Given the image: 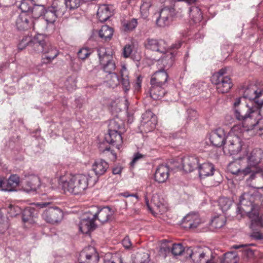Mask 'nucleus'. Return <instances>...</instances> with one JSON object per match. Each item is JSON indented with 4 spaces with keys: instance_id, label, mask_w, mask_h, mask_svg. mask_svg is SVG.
<instances>
[{
    "instance_id": "nucleus-9",
    "label": "nucleus",
    "mask_w": 263,
    "mask_h": 263,
    "mask_svg": "<svg viewBox=\"0 0 263 263\" xmlns=\"http://www.w3.org/2000/svg\"><path fill=\"white\" fill-rule=\"evenodd\" d=\"M186 251L194 263H214L212 252L208 247H188Z\"/></svg>"
},
{
    "instance_id": "nucleus-39",
    "label": "nucleus",
    "mask_w": 263,
    "mask_h": 263,
    "mask_svg": "<svg viewBox=\"0 0 263 263\" xmlns=\"http://www.w3.org/2000/svg\"><path fill=\"white\" fill-rule=\"evenodd\" d=\"M35 210L32 207L26 208L22 212V219L25 222L32 221V218L35 217Z\"/></svg>"
},
{
    "instance_id": "nucleus-6",
    "label": "nucleus",
    "mask_w": 263,
    "mask_h": 263,
    "mask_svg": "<svg viewBox=\"0 0 263 263\" xmlns=\"http://www.w3.org/2000/svg\"><path fill=\"white\" fill-rule=\"evenodd\" d=\"M245 131L242 129L240 125H235L232 131L227 136L223 151L227 155L237 154L241 149L242 134Z\"/></svg>"
},
{
    "instance_id": "nucleus-43",
    "label": "nucleus",
    "mask_w": 263,
    "mask_h": 263,
    "mask_svg": "<svg viewBox=\"0 0 263 263\" xmlns=\"http://www.w3.org/2000/svg\"><path fill=\"white\" fill-rule=\"evenodd\" d=\"M237 261L238 257L235 253L231 252L224 254V263H237Z\"/></svg>"
},
{
    "instance_id": "nucleus-32",
    "label": "nucleus",
    "mask_w": 263,
    "mask_h": 263,
    "mask_svg": "<svg viewBox=\"0 0 263 263\" xmlns=\"http://www.w3.org/2000/svg\"><path fill=\"white\" fill-rule=\"evenodd\" d=\"M198 169L200 178L212 176L215 171L214 165L210 162H200Z\"/></svg>"
},
{
    "instance_id": "nucleus-61",
    "label": "nucleus",
    "mask_w": 263,
    "mask_h": 263,
    "mask_svg": "<svg viewBox=\"0 0 263 263\" xmlns=\"http://www.w3.org/2000/svg\"><path fill=\"white\" fill-rule=\"evenodd\" d=\"M122 195L125 197H136L137 199H138V196L137 195V194H129L128 192H124L122 194Z\"/></svg>"
},
{
    "instance_id": "nucleus-2",
    "label": "nucleus",
    "mask_w": 263,
    "mask_h": 263,
    "mask_svg": "<svg viewBox=\"0 0 263 263\" xmlns=\"http://www.w3.org/2000/svg\"><path fill=\"white\" fill-rule=\"evenodd\" d=\"M262 106L263 100L251 104L242 103L241 98L236 99L233 103L234 113L236 119L242 122V129L246 131L254 117L260 115Z\"/></svg>"
},
{
    "instance_id": "nucleus-42",
    "label": "nucleus",
    "mask_w": 263,
    "mask_h": 263,
    "mask_svg": "<svg viewBox=\"0 0 263 263\" xmlns=\"http://www.w3.org/2000/svg\"><path fill=\"white\" fill-rule=\"evenodd\" d=\"M123 125V122L120 120H112L109 124L108 131L121 132L120 129Z\"/></svg>"
},
{
    "instance_id": "nucleus-48",
    "label": "nucleus",
    "mask_w": 263,
    "mask_h": 263,
    "mask_svg": "<svg viewBox=\"0 0 263 263\" xmlns=\"http://www.w3.org/2000/svg\"><path fill=\"white\" fill-rule=\"evenodd\" d=\"M137 25L136 19L133 18L131 20L124 22V27L126 30H132L136 28Z\"/></svg>"
},
{
    "instance_id": "nucleus-1",
    "label": "nucleus",
    "mask_w": 263,
    "mask_h": 263,
    "mask_svg": "<svg viewBox=\"0 0 263 263\" xmlns=\"http://www.w3.org/2000/svg\"><path fill=\"white\" fill-rule=\"evenodd\" d=\"M263 201L262 195L258 192L253 194L243 193L239 200L238 208L246 213L251 220V228L262 227L261 216L259 215L260 205Z\"/></svg>"
},
{
    "instance_id": "nucleus-20",
    "label": "nucleus",
    "mask_w": 263,
    "mask_h": 263,
    "mask_svg": "<svg viewBox=\"0 0 263 263\" xmlns=\"http://www.w3.org/2000/svg\"><path fill=\"white\" fill-rule=\"evenodd\" d=\"M212 83L216 86L219 93H224L229 91L233 86L231 78L228 76L224 78L219 77L217 79H212Z\"/></svg>"
},
{
    "instance_id": "nucleus-16",
    "label": "nucleus",
    "mask_w": 263,
    "mask_h": 263,
    "mask_svg": "<svg viewBox=\"0 0 263 263\" xmlns=\"http://www.w3.org/2000/svg\"><path fill=\"white\" fill-rule=\"evenodd\" d=\"M157 124V117L151 111L146 110L142 115L141 127L146 133L153 130Z\"/></svg>"
},
{
    "instance_id": "nucleus-30",
    "label": "nucleus",
    "mask_w": 263,
    "mask_h": 263,
    "mask_svg": "<svg viewBox=\"0 0 263 263\" xmlns=\"http://www.w3.org/2000/svg\"><path fill=\"white\" fill-rule=\"evenodd\" d=\"M170 169L168 165L161 164L157 168L154 178L156 181L159 183L165 182L168 178Z\"/></svg>"
},
{
    "instance_id": "nucleus-58",
    "label": "nucleus",
    "mask_w": 263,
    "mask_h": 263,
    "mask_svg": "<svg viewBox=\"0 0 263 263\" xmlns=\"http://www.w3.org/2000/svg\"><path fill=\"white\" fill-rule=\"evenodd\" d=\"M122 171V168L121 166H116L112 169V173L114 175L120 174Z\"/></svg>"
},
{
    "instance_id": "nucleus-37",
    "label": "nucleus",
    "mask_w": 263,
    "mask_h": 263,
    "mask_svg": "<svg viewBox=\"0 0 263 263\" xmlns=\"http://www.w3.org/2000/svg\"><path fill=\"white\" fill-rule=\"evenodd\" d=\"M251 123H252L249 125L246 132L255 128L257 129V134L262 135L263 134V118L256 119L254 117Z\"/></svg>"
},
{
    "instance_id": "nucleus-11",
    "label": "nucleus",
    "mask_w": 263,
    "mask_h": 263,
    "mask_svg": "<svg viewBox=\"0 0 263 263\" xmlns=\"http://www.w3.org/2000/svg\"><path fill=\"white\" fill-rule=\"evenodd\" d=\"M97 54L100 60L101 68L105 72L109 74L115 73L116 66L111 55L107 53L106 49L100 47L97 49Z\"/></svg>"
},
{
    "instance_id": "nucleus-33",
    "label": "nucleus",
    "mask_w": 263,
    "mask_h": 263,
    "mask_svg": "<svg viewBox=\"0 0 263 263\" xmlns=\"http://www.w3.org/2000/svg\"><path fill=\"white\" fill-rule=\"evenodd\" d=\"M108 167V163L101 159L96 160L92 165V171L98 176L104 174Z\"/></svg>"
},
{
    "instance_id": "nucleus-19",
    "label": "nucleus",
    "mask_w": 263,
    "mask_h": 263,
    "mask_svg": "<svg viewBox=\"0 0 263 263\" xmlns=\"http://www.w3.org/2000/svg\"><path fill=\"white\" fill-rule=\"evenodd\" d=\"M20 178L16 175H12L8 179L0 178V190L4 191L12 192L15 191L19 184Z\"/></svg>"
},
{
    "instance_id": "nucleus-3",
    "label": "nucleus",
    "mask_w": 263,
    "mask_h": 263,
    "mask_svg": "<svg viewBox=\"0 0 263 263\" xmlns=\"http://www.w3.org/2000/svg\"><path fill=\"white\" fill-rule=\"evenodd\" d=\"M90 178L89 175L82 174L62 176L59 179V184L64 192L74 195L82 194L88 187Z\"/></svg>"
},
{
    "instance_id": "nucleus-5",
    "label": "nucleus",
    "mask_w": 263,
    "mask_h": 263,
    "mask_svg": "<svg viewBox=\"0 0 263 263\" xmlns=\"http://www.w3.org/2000/svg\"><path fill=\"white\" fill-rule=\"evenodd\" d=\"M34 41L38 44L34 46L35 54L42 53L41 65L51 63L59 55V50L48 42L44 34L40 35Z\"/></svg>"
},
{
    "instance_id": "nucleus-51",
    "label": "nucleus",
    "mask_w": 263,
    "mask_h": 263,
    "mask_svg": "<svg viewBox=\"0 0 263 263\" xmlns=\"http://www.w3.org/2000/svg\"><path fill=\"white\" fill-rule=\"evenodd\" d=\"M133 51V47L130 45H126L123 48V54L124 57H129Z\"/></svg>"
},
{
    "instance_id": "nucleus-4",
    "label": "nucleus",
    "mask_w": 263,
    "mask_h": 263,
    "mask_svg": "<svg viewBox=\"0 0 263 263\" xmlns=\"http://www.w3.org/2000/svg\"><path fill=\"white\" fill-rule=\"evenodd\" d=\"M182 42L178 41L175 44H173L170 49L168 48L166 42L162 39H156L153 38H148L144 42V45L145 48L153 51L158 52L161 53H166V57L162 59L163 65L168 59L169 62L166 63L165 67H170L173 65L174 53L171 51L172 49H177L180 48L182 45Z\"/></svg>"
},
{
    "instance_id": "nucleus-18",
    "label": "nucleus",
    "mask_w": 263,
    "mask_h": 263,
    "mask_svg": "<svg viewBox=\"0 0 263 263\" xmlns=\"http://www.w3.org/2000/svg\"><path fill=\"white\" fill-rule=\"evenodd\" d=\"M95 216V215H92V214L89 212L86 213L79 223L80 231L83 234H88L90 231H93L96 228L94 220Z\"/></svg>"
},
{
    "instance_id": "nucleus-53",
    "label": "nucleus",
    "mask_w": 263,
    "mask_h": 263,
    "mask_svg": "<svg viewBox=\"0 0 263 263\" xmlns=\"http://www.w3.org/2000/svg\"><path fill=\"white\" fill-rule=\"evenodd\" d=\"M122 243L123 247L126 249H130L132 245L130 239L128 236H126L122 240Z\"/></svg>"
},
{
    "instance_id": "nucleus-22",
    "label": "nucleus",
    "mask_w": 263,
    "mask_h": 263,
    "mask_svg": "<svg viewBox=\"0 0 263 263\" xmlns=\"http://www.w3.org/2000/svg\"><path fill=\"white\" fill-rule=\"evenodd\" d=\"M174 13V9L172 8L164 7L160 12L159 17L156 20L157 25L160 27H164L170 25L171 18Z\"/></svg>"
},
{
    "instance_id": "nucleus-38",
    "label": "nucleus",
    "mask_w": 263,
    "mask_h": 263,
    "mask_svg": "<svg viewBox=\"0 0 263 263\" xmlns=\"http://www.w3.org/2000/svg\"><path fill=\"white\" fill-rule=\"evenodd\" d=\"M113 29L107 25H103L99 31V36L105 41L110 40L113 34Z\"/></svg>"
},
{
    "instance_id": "nucleus-57",
    "label": "nucleus",
    "mask_w": 263,
    "mask_h": 263,
    "mask_svg": "<svg viewBox=\"0 0 263 263\" xmlns=\"http://www.w3.org/2000/svg\"><path fill=\"white\" fill-rule=\"evenodd\" d=\"M251 237L256 240H261L263 238V235L258 232H254L251 234Z\"/></svg>"
},
{
    "instance_id": "nucleus-52",
    "label": "nucleus",
    "mask_w": 263,
    "mask_h": 263,
    "mask_svg": "<svg viewBox=\"0 0 263 263\" xmlns=\"http://www.w3.org/2000/svg\"><path fill=\"white\" fill-rule=\"evenodd\" d=\"M227 69L222 68L220 69L217 72L214 73L212 77V79H217V78H224V74L226 73Z\"/></svg>"
},
{
    "instance_id": "nucleus-55",
    "label": "nucleus",
    "mask_w": 263,
    "mask_h": 263,
    "mask_svg": "<svg viewBox=\"0 0 263 263\" xmlns=\"http://www.w3.org/2000/svg\"><path fill=\"white\" fill-rule=\"evenodd\" d=\"M141 256L142 259L140 260V263H148L149 261V255L148 253H143L140 255Z\"/></svg>"
},
{
    "instance_id": "nucleus-59",
    "label": "nucleus",
    "mask_w": 263,
    "mask_h": 263,
    "mask_svg": "<svg viewBox=\"0 0 263 263\" xmlns=\"http://www.w3.org/2000/svg\"><path fill=\"white\" fill-rule=\"evenodd\" d=\"M253 243L241 245H235L233 246L232 248H234V249H239V248H247L249 246H253Z\"/></svg>"
},
{
    "instance_id": "nucleus-26",
    "label": "nucleus",
    "mask_w": 263,
    "mask_h": 263,
    "mask_svg": "<svg viewBox=\"0 0 263 263\" xmlns=\"http://www.w3.org/2000/svg\"><path fill=\"white\" fill-rule=\"evenodd\" d=\"M145 200L146 205L151 210H155L156 212L162 214L165 211L166 208L164 204L161 201L160 196L158 195L154 194L153 195L151 205L148 203V200L146 195H145Z\"/></svg>"
},
{
    "instance_id": "nucleus-47",
    "label": "nucleus",
    "mask_w": 263,
    "mask_h": 263,
    "mask_svg": "<svg viewBox=\"0 0 263 263\" xmlns=\"http://www.w3.org/2000/svg\"><path fill=\"white\" fill-rule=\"evenodd\" d=\"M186 249H183L182 245L174 244L171 248V252L174 256L180 255L183 252L186 253Z\"/></svg>"
},
{
    "instance_id": "nucleus-64",
    "label": "nucleus",
    "mask_w": 263,
    "mask_h": 263,
    "mask_svg": "<svg viewBox=\"0 0 263 263\" xmlns=\"http://www.w3.org/2000/svg\"><path fill=\"white\" fill-rule=\"evenodd\" d=\"M49 204V202H41L38 204L41 208L46 207L47 205Z\"/></svg>"
},
{
    "instance_id": "nucleus-7",
    "label": "nucleus",
    "mask_w": 263,
    "mask_h": 263,
    "mask_svg": "<svg viewBox=\"0 0 263 263\" xmlns=\"http://www.w3.org/2000/svg\"><path fill=\"white\" fill-rule=\"evenodd\" d=\"M66 9V0H54L50 6L44 7L43 15L46 24L53 25L58 17L64 15Z\"/></svg>"
},
{
    "instance_id": "nucleus-49",
    "label": "nucleus",
    "mask_w": 263,
    "mask_h": 263,
    "mask_svg": "<svg viewBox=\"0 0 263 263\" xmlns=\"http://www.w3.org/2000/svg\"><path fill=\"white\" fill-rule=\"evenodd\" d=\"M91 53L90 50L87 48L81 49L78 52V56L81 60H85Z\"/></svg>"
},
{
    "instance_id": "nucleus-24",
    "label": "nucleus",
    "mask_w": 263,
    "mask_h": 263,
    "mask_svg": "<svg viewBox=\"0 0 263 263\" xmlns=\"http://www.w3.org/2000/svg\"><path fill=\"white\" fill-rule=\"evenodd\" d=\"M209 139L213 146L221 147L223 145L226 139L224 130L218 128L212 131L209 135Z\"/></svg>"
},
{
    "instance_id": "nucleus-14",
    "label": "nucleus",
    "mask_w": 263,
    "mask_h": 263,
    "mask_svg": "<svg viewBox=\"0 0 263 263\" xmlns=\"http://www.w3.org/2000/svg\"><path fill=\"white\" fill-rule=\"evenodd\" d=\"M42 216L47 222L54 224L61 221L63 213L58 207H49L44 211Z\"/></svg>"
},
{
    "instance_id": "nucleus-36",
    "label": "nucleus",
    "mask_w": 263,
    "mask_h": 263,
    "mask_svg": "<svg viewBox=\"0 0 263 263\" xmlns=\"http://www.w3.org/2000/svg\"><path fill=\"white\" fill-rule=\"evenodd\" d=\"M92 215H95L94 220L98 219L101 223H104L107 221L112 215V212L110 209L108 207H104L97 213L92 214Z\"/></svg>"
},
{
    "instance_id": "nucleus-45",
    "label": "nucleus",
    "mask_w": 263,
    "mask_h": 263,
    "mask_svg": "<svg viewBox=\"0 0 263 263\" xmlns=\"http://www.w3.org/2000/svg\"><path fill=\"white\" fill-rule=\"evenodd\" d=\"M83 2H86L84 0H66L67 8L70 10H74L80 7Z\"/></svg>"
},
{
    "instance_id": "nucleus-34",
    "label": "nucleus",
    "mask_w": 263,
    "mask_h": 263,
    "mask_svg": "<svg viewBox=\"0 0 263 263\" xmlns=\"http://www.w3.org/2000/svg\"><path fill=\"white\" fill-rule=\"evenodd\" d=\"M105 139L108 143L116 145L119 148V146L122 143L121 132L108 131Z\"/></svg>"
},
{
    "instance_id": "nucleus-29",
    "label": "nucleus",
    "mask_w": 263,
    "mask_h": 263,
    "mask_svg": "<svg viewBox=\"0 0 263 263\" xmlns=\"http://www.w3.org/2000/svg\"><path fill=\"white\" fill-rule=\"evenodd\" d=\"M40 185L39 177L32 175L28 177L22 186L23 190L26 192L35 191Z\"/></svg>"
},
{
    "instance_id": "nucleus-17",
    "label": "nucleus",
    "mask_w": 263,
    "mask_h": 263,
    "mask_svg": "<svg viewBox=\"0 0 263 263\" xmlns=\"http://www.w3.org/2000/svg\"><path fill=\"white\" fill-rule=\"evenodd\" d=\"M245 158H240L233 162H230L228 166V170L231 174L243 177L251 173V170L247 166L242 168V162Z\"/></svg>"
},
{
    "instance_id": "nucleus-10",
    "label": "nucleus",
    "mask_w": 263,
    "mask_h": 263,
    "mask_svg": "<svg viewBox=\"0 0 263 263\" xmlns=\"http://www.w3.org/2000/svg\"><path fill=\"white\" fill-rule=\"evenodd\" d=\"M120 79L116 73L109 74L107 84L109 87L115 88L121 83L123 89L126 93L130 89V83L128 77V71L125 65H122L120 71Z\"/></svg>"
},
{
    "instance_id": "nucleus-60",
    "label": "nucleus",
    "mask_w": 263,
    "mask_h": 263,
    "mask_svg": "<svg viewBox=\"0 0 263 263\" xmlns=\"http://www.w3.org/2000/svg\"><path fill=\"white\" fill-rule=\"evenodd\" d=\"M142 82V78L141 77H138L136 80V87L139 88L141 87V84Z\"/></svg>"
},
{
    "instance_id": "nucleus-27",
    "label": "nucleus",
    "mask_w": 263,
    "mask_h": 263,
    "mask_svg": "<svg viewBox=\"0 0 263 263\" xmlns=\"http://www.w3.org/2000/svg\"><path fill=\"white\" fill-rule=\"evenodd\" d=\"M168 76L163 69L156 71L151 77L150 83L166 87Z\"/></svg>"
},
{
    "instance_id": "nucleus-21",
    "label": "nucleus",
    "mask_w": 263,
    "mask_h": 263,
    "mask_svg": "<svg viewBox=\"0 0 263 263\" xmlns=\"http://www.w3.org/2000/svg\"><path fill=\"white\" fill-rule=\"evenodd\" d=\"M201 221L197 213H190L187 214L182 220V226L185 229H193L199 226Z\"/></svg>"
},
{
    "instance_id": "nucleus-62",
    "label": "nucleus",
    "mask_w": 263,
    "mask_h": 263,
    "mask_svg": "<svg viewBox=\"0 0 263 263\" xmlns=\"http://www.w3.org/2000/svg\"><path fill=\"white\" fill-rule=\"evenodd\" d=\"M7 229V225L5 224H0V234L3 233L5 232L6 230Z\"/></svg>"
},
{
    "instance_id": "nucleus-46",
    "label": "nucleus",
    "mask_w": 263,
    "mask_h": 263,
    "mask_svg": "<svg viewBox=\"0 0 263 263\" xmlns=\"http://www.w3.org/2000/svg\"><path fill=\"white\" fill-rule=\"evenodd\" d=\"M7 212L10 217H14L22 213V210L18 206L10 204L8 207Z\"/></svg>"
},
{
    "instance_id": "nucleus-12",
    "label": "nucleus",
    "mask_w": 263,
    "mask_h": 263,
    "mask_svg": "<svg viewBox=\"0 0 263 263\" xmlns=\"http://www.w3.org/2000/svg\"><path fill=\"white\" fill-rule=\"evenodd\" d=\"M42 24L45 25L44 20H37L33 22L32 15L25 13H21L16 21V26L20 30H27L31 27L35 30Z\"/></svg>"
},
{
    "instance_id": "nucleus-50",
    "label": "nucleus",
    "mask_w": 263,
    "mask_h": 263,
    "mask_svg": "<svg viewBox=\"0 0 263 263\" xmlns=\"http://www.w3.org/2000/svg\"><path fill=\"white\" fill-rule=\"evenodd\" d=\"M151 6V4L149 2H143L140 7V11L141 14L145 16H147L149 9Z\"/></svg>"
},
{
    "instance_id": "nucleus-54",
    "label": "nucleus",
    "mask_w": 263,
    "mask_h": 263,
    "mask_svg": "<svg viewBox=\"0 0 263 263\" xmlns=\"http://www.w3.org/2000/svg\"><path fill=\"white\" fill-rule=\"evenodd\" d=\"M144 157V155L140 154L139 153H137L134 155L132 161L130 162V165L132 166H134L135 164L139 161L140 159H141Z\"/></svg>"
},
{
    "instance_id": "nucleus-15",
    "label": "nucleus",
    "mask_w": 263,
    "mask_h": 263,
    "mask_svg": "<svg viewBox=\"0 0 263 263\" xmlns=\"http://www.w3.org/2000/svg\"><path fill=\"white\" fill-rule=\"evenodd\" d=\"M99 259L96 249L91 246L84 248L80 252L78 258L80 263H97Z\"/></svg>"
},
{
    "instance_id": "nucleus-44",
    "label": "nucleus",
    "mask_w": 263,
    "mask_h": 263,
    "mask_svg": "<svg viewBox=\"0 0 263 263\" xmlns=\"http://www.w3.org/2000/svg\"><path fill=\"white\" fill-rule=\"evenodd\" d=\"M226 223V219L223 217H218L212 220L211 225L216 229L222 227Z\"/></svg>"
},
{
    "instance_id": "nucleus-13",
    "label": "nucleus",
    "mask_w": 263,
    "mask_h": 263,
    "mask_svg": "<svg viewBox=\"0 0 263 263\" xmlns=\"http://www.w3.org/2000/svg\"><path fill=\"white\" fill-rule=\"evenodd\" d=\"M31 0H23L18 7L22 11L21 13H27L34 15L35 16L43 15L44 10L43 5H35L33 7Z\"/></svg>"
},
{
    "instance_id": "nucleus-35",
    "label": "nucleus",
    "mask_w": 263,
    "mask_h": 263,
    "mask_svg": "<svg viewBox=\"0 0 263 263\" xmlns=\"http://www.w3.org/2000/svg\"><path fill=\"white\" fill-rule=\"evenodd\" d=\"M112 7L107 5H100L98 9L97 16L99 21L104 22L107 21L112 15Z\"/></svg>"
},
{
    "instance_id": "nucleus-31",
    "label": "nucleus",
    "mask_w": 263,
    "mask_h": 263,
    "mask_svg": "<svg viewBox=\"0 0 263 263\" xmlns=\"http://www.w3.org/2000/svg\"><path fill=\"white\" fill-rule=\"evenodd\" d=\"M150 84L149 93L152 98L156 100L162 98L166 92V87L153 83Z\"/></svg>"
},
{
    "instance_id": "nucleus-63",
    "label": "nucleus",
    "mask_w": 263,
    "mask_h": 263,
    "mask_svg": "<svg viewBox=\"0 0 263 263\" xmlns=\"http://www.w3.org/2000/svg\"><path fill=\"white\" fill-rule=\"evenodd\" d=\"M170 248L167 247H163L160 248V252H162L164 251L165 253H169L170 252Z\"/></svg>"
},
{
    "instance_id": "nucleus-25",
    "label": "nucleus",
    "mask_w": 263,
    "mask_h": 263,
    "mask_svg": "<svg viewBox=\"0 0 263 263\" xmlns=\"http://www.w3.org/2000/svg\"><path fill=\"white\" fill-rule=\"evenodd\" d=\"M263 95V89L258 90L255 86H250L248 87L244 91L243 97L248 99L250 102L253 103L255 101H261L262 100H259V98Z\"/></svg>"
},
{
    "instance_id": "nucleus-41",
    "label": "nucleus",
    "mask_w": 263,
    "mask_h": 263,
    "mask_svg": "<svg viewBox=\"0 0 263 263\" xmlns=\"http://www.w3.org/2000/svg\"><path fill=\"white\" fill-rule=\"evenodd\" d=\"M219 206L223 212L228 210L232 204V201L229 198L221 197L219 199Z\"/></svg>"
},
{
    "instance_id": "nucleus-23",
    "label": "nucleus",
    "mask_w": 263,
    "mask_h": 263,
    "mask_svg": "<svg viewBox=\"0 0 263 263\" xmlns=\"http://www.w3.org/2000/svg\"><path fill=\"white\" fill-rule=\"evenodd\" d=\"M200 162L199 158L195 156L184 157L182 159L183 170L186 173L192 172L195 169L198 168Z\"/></svg>"
},
{
    "instance_id": "nucleus-40",
    "label": "nucleus",
    "mask_w": 263,
    "mask_h": 263,
    "mask_svg": "<svg viewBox=\"0 0 263 263\" xmlns=\"http://www.w3.org/2000/svg\"><path fill=\"white\" fill-rule=\"evenodd\" d=\"M190 15L195 23H198L202 18L200 9L197 7H191L190 9Z\"/></svg>"
},
{
    "instance_id": "nucleus-8",
    "label": "nucleus",
    "mask_w": 263,
    "mask_h": 263,
    "mask_svg": "<svg viewBox=\"0 0 263 263\" xmlns=\"http://www.w3.org/2000/svg\"><path fill=\"white\" fill-rule=\"evenodd\" d=\"M244 158L247 161V167L251 170L250 178L253 179L255 174L259 173L261 171L259 164L263 159V151L259 148L248 151Z\"/></svg>"
},
{
    "instance_id": "nucleus-56",
    "label": "nucleus",
    "mask_w": 263,
    "mask_h": 263,
    "mask_svg": "<svg viewBox=\"0 0 263 263\" xmlns=\"http://www.w3.org/2000/svg\"><path fill=\"white\" fill-rule=\"evenodd\" d=\"M188 117L191 120L194 119V118H196L197 116V111L193 109H188L187 110Z\"/></svg>"
},
{
    "instance_id": "nucleus-28",
    "label": "nucleus",
    "mask_w": 263,
    "mask_h": 263,
    "mask_svg": "<svg viewBox=\"0 0 263 263\" xmlns=\"http://www.w3.org/2000/svg\"><path fill=\"white\" fill-rule=\"evenodd\" d=\"M41 34H37L32 37L29 36H24L17 45L18 49L22 50L28 45L30 48V52L33 54H35V48L34 47V46L35 44L37 45L38 44L36 43V42H34V40Z\"/></svg>"
}]
</instances>
